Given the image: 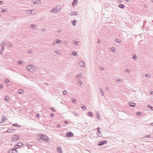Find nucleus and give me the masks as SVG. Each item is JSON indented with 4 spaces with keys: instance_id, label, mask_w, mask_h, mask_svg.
<instances>
[{
    "instance_id": "33",
    "label": "nucleus",
    "mask_w": 153,
    "mask_h": 153,
    "mask_svg": "<svg viewBox=\"0 0 153 153\" xmlns=\"http://www.w3.org/2000/svg\"><path fill=\"white\" fill-rule=\"evenodd\" d=\"M27 52L28 53H32L33 51L31 50H28L27 51Z\"/></svg>"
},
{
    "instance_id": "49",
    "label": "nucleus",
    "mask_w": 153,
    "mask_h": 153,
    "mask_svg": "<svg viewBox=\"0 0 153 153\" xmlns=\"http://www.w3.org/2000/svg\"><path fill=\"white\" fill-rule=\"evenodd\" d=\"M17 150L15 149H13V152H15V153H17Z\"/></svg>"
},
{
    "instance_id": "26",
    "label": "nucleus",
    "mask_w": 153,
    "mask_h": 153,
    "mask_svg": "<svg viewBox=\"0 0 153 153\" xmlns=\"http://www.w3.org/2000/svg\"><path fill=\"white\" fill-rule=\"evenodd\" d=\"M144 76L146 77H149L150 76V75L148 74H144Z\"/></svg>"
},
{
    "instance_id": "14",
    "label": "nucleus",
    "mask_w": 153,
    "mask_h": 153,
    "mask_svg": "<svg viewBox=\"0 0 153 153\" xmlns=\"http://www.w3.org/2000/svg\"><path fill=\"white\" fill-rule=\"evenodd\" d=\"M7 11V9H4L0 8V12H6Z\"/></svg>"
},
{
    "instance_id": "34",
    "label": "nucleus",
    "mask_w": 153,
    "mask_h": 153,
    "mask_svg": "<svg viewBox=\"0 0 153 153\" xmlns=\"http://www.w3.org/2000/svg\"><path fill=\"white\" fill-rule=\"evenodd\" d=\"M67 92L66 90H65L62 92V94H63L65 95L67 94Z\"/></svg>"
},
{
    "instance_id": "3",
    "label": "nucleus",
    "mask_w": 153,
    "mask_h": 153,
    "mask_svg": "<svg viewBox=\"0 0 153 153\" xmlns=\"http://www.w3.org/2000/svg\"><path fill=\"white\" fill-rule=\"evenodd\" d=\"M19 138V136L18 135L13 136L11 138V140L12 141L15 142L17 141Z\"/></svg>"
},
{
    "instance_id": "38",
    "label": "nucleus",
    "mask_w": 153,
    "mask_h": 153,
    "mask_svg": "<svg viewBox=\"0 0 153 153\" xmlns=\"http://www.w3.org/2000/svg\"><path fill=\"white\" fill-rule=\"evenodd\" d=\"M5 99L6 101H8L9 100V98L7 96H6L5 97Z\"/></svg>"
},
{
    "instance_id": "27",
    "label": "nucleus",
    "mask_w": 153,
    "mask_h": 153,
    "mask_svg": "<svg viewBox=\"0 0 153 153\" xmlns=\"http://www.w3.org/2000/svg\"><path fill=\"white\" fill-rule=\"evenodd\" d=\"M116 42L119 43H121V41L119 39H116Z\"/></svg>"
},
{
    "instance_id": "9",
    "label": "nucleus",
    "mask_w": 153,
    "mask_h": 153,
    "mask_svg": "<svg viewBox=\"0 0 153 153\" xmlns=\"http://www.w3.org/2000/svg\"><path fill=\"white\" fill-rule=\"evenodd\" d=\"M30 27L32 29H36L37 28V26L35 25L31 24L30 25Z\"/></svg>"
},
{
    "instance_id": "11",
    "label": "nucleus",
    "mask_w": 153,
    "mask_h": 153,
    "mask_svg": "<svg viewBox=\"0 0 153 153\" xmlns=\"http://www.w3.org/2000/svg\"><path fill=\"white\" fill-rule=\"evenodd\" d=\"M23 145V144L21 142H19L18 143V144L16 146V149H17L18 148V147H21Z\"/></svg>"
},
{
    "instance_id": "52",
    "label": "nucleus",
    "mask_w": 153,
    "mask_h": 153,
    "mask_svg": "<svg viewBox=\"0 0 153 153\" xmlns=\"http://www.w3.org/2000/svg\"><path fill=\"white\" fill-rule=\"evenodd\" d=\"M72 101L74 103H75V102H76V100L74 99Z\"/></svg>"
},
{
    "instance_id": "60",
    "label": "nucleus",
    "mask_w": 153,
    "mask_h": 153,
    "mask_svg": "<svg viewBox=\"0 0 153 153\" xmlns=\"http://www.w3.org/2000/svg\"><path fill=\"white\" fill-rule=\"evenodd\" d=\"M96 114H97V117H99L100 116H99V113H97V112L96 113Z\"/></svg>"
},
{
    "instance_id": "23",
    "label": "nucleus",
    "mask_w": 153,
    "mask_h": 153,
    "mask_svg": "<svg viewBox=\"0 0 153 153\" xmlns=\"http://www.w3.org/2000/svg\"><path fill=\"white\" fill-rule=\"evenodd\" d=\"M124 5L123 4H120L118 6L119 7L121 8H123Z\"/></svg>"
},
{
    "instance_id": "24",
    "label": "nucleus",
    "mask_w": 153,
    "mask_h": 153,
    "mask_svg": "<svg viewBox=\"0 0 153 153\" xmlns=\"http://www.w3.org/2000/svg\"><path fill=\"white\" fill-rule=\"evenodd\" d=\"M124 71H125V72H128V73H129L131 72V71L130 70L127 69H125L124 70Z\"/></svg>"
},
{
    "instance_id": "2",
    "label": "nucleus",
    "mask_w": 153,
    "mask_h": 153,
    "mask_svg": "<svg viewBox=\"0 0 153 153\" xmlns=\"http://www.w3.org/2000/svg\"><path fill=\"white\" fill-rule=\"evenodd\" d=\"M26 68L28 71L30 72L33 73L35 72L36 71L35 66L31 65H27Z\"/></svg>"
},
{
    "instance_id": "57",
    "label": "nucleus",
    "mask_w": 153,
    "mask_h": 153,
    "mask_svg": "<svg viewBox=\"0 0 153 153\" xmlns=\"http://www.w3.org/2000/svg\"><path fill=\"white\" fill-rule=\"evenodd\" d=\"M74 42H75L74 43V44H75V45H77V41H74Z\"/></svg>"
},
{
    "instance_id": "16",
    "label": "nucleus",
    "mask_w": 153,
    "mask_h": 153,
    "mask_svg": "<svg viewBox=\"0 0 153 153\" xmlns=\"http://www.w3.org/2000/svg\"><path fill=\"white\" fill-rule=\"evenodd\" d=\"M82 74H79V75H77L76 76V79L79 80V78H82Z\"/></svg>"
},
{
    "instance_id": "18",
    "label": "nucleus",
    "mask_w": 153,
    "mask_h": 153,
    "mask_svg": "<svg viewBox=\"0 0 153 153\" xmlns=\"http://www.w3.org/2000/svg\"><path fill=\"white\" fill-rule=\"evenodd\" d=\"M77 12H71L69 13V14L71 16H73L74 15H77Z\"/></svg>"
},
{
    "instance_id": "51",
    "label": "nucleus",
    "mask_w": 153,
    "mask_h": 153,
    "mask_svg": "<svg viewBox=\"0 0 153 153\" xmlns=\"http://www.w3.org/2000/svg\"><path fill=\"white\" fill-rule=\"evenodd\" d=\"M133 58L134 59H137L136 56V55H134L133 57Z\"/></svg>"
},
{
    "instance_id": "64",
    "label": "nucleus",
    "mask_w": 153,
    "mask_h": 153,
    "mask_svg": "<svg viewBox=\"0 0 153 153\" xmlns=\"http://www.w3.org/2000/svg\"><path fill=\"white\" fill-rule=\"evenodd\" d=\"M51 109H52V110H53V111H55V110L54 109H53V108H51Z\"/></svg>"
},
{
    "instance_id": "44",
    "label": "nucleus",
    "mask_w": 153,
    "mask_h": 153,
    "mask_svg": "<svg viewBox=\"0 0 153 153\" xmlns=\"http://www.w3.org/2000/svg\"><path fill=\"white\" fill-rule=\"evenodd\" d=\"M137 116H139L141 114V112H138L137 113Z\"/></svg>"
},
{
    "instance_id": "13",
    "label": "nucleus",
    "mask_w": 153,
    "mask_h": 153,
    "mask_svg": "<svg viewBox=\"0 0 153 153\" xmlns=\"http://www.w3.org/2000/svg\"><path fill=\"white\" fill-rule=\"evenodd\" d=\"M116 81L117 82L121 83L123 82V81L119 78H117L116 79Z\"/></svg>"
},
{
    "instance_id": "48",
    "label": "nucleus",
    "mask_w": 153,
    "mask_h": 153,
    "mask_svg": "<svg viewBox=\"0 0 153 153\" xmlns=\"http://www.w3.org/2000/svg\"><path fill=\"white\" fill-rule=\"evenodd\" d=\"M34 4H39V3H38V0H36V2H34Z\"/></svg>"
},
{
    "instance_id": "7",
    "label": "nucleus",
    "mask_w": 153,
    "mask_h": 153,
    "mask_svg": "<svg viewBox=\"0 0 153 153\" xmlns=\"http://www.w3.org/2000/svg\"><path fill=\"white\" fill-rule=\"evenodd\" d=\"M79 65L82 67H84L85 66V64L84 62L81 60L79 61Z\"/></svg>"
},
{
    "instance_id": "53",
    "label": "nucleus",
    "mask_w": 153,
    "mask_h": 153,
    "mask_svg": "<svg viewBox=\"0 0 153 153\" xmlns=\"http://www.w3.org/2000/svg\"><path fill=\"white\" fill-rule=\"evenodd\" d=\"M149 94H153V91H150L149 92Z\"/></svg>"
},
{
    "instance_id": "6",
    "label": "nucleus",
    "mask_w": 153,
    "mask_h": 153,
    "mask_svg": "<svg viewBox=\"0 0 153 153\" xmlns=\"http://www.w3.org/2000/svg\"><path fill=\"white\" fill-rule=\"evenodd\" d=\"M66 135L68 137H73L74 136L73 134L71 131L67 132L66 133Z\"/></svg>"
},
{
    "instance_id": "40",
    "label": "nucleus",
    "mask_w": 153,
    "mask_h": 153,
    "mask_svg": "<svg viewBox=\"0 0 153 153\" xmlns=\"http://www.w3.org/2000/svg\"><path fill=\"white\" fill-rule=\"evenodd\" d=\"M147 107H150V108L151 109H152V110L153 111V107L152 106H150L149 105H148V106H147Z\"/></svg>"
},
{
    "instance_id": "5",
    "label": "nucleus",
    "mask_w": 153,
    "mask_h": 153,
    "mask_svg": "<svg viewBox=\"0 0 153 153\" xmlns=\"http://www.w3.org/2000/svg\"><path fill=\"white\" fill-rule=\"evenodd\" d=\"M107 143V141L105 140H104L102 141L99 142L97 143V145L99 146H101L103 144H104Z\"/></svg>"
},
{
    "instance_id": "25",
    "label": "nucleus",
    "mask_w": 153,
    "mask_h": 153,
    "mask_svg": "<svg viewBox=\"0 0 153 153\" xmlns=\"http://www.w3.org/2000/svg\"><path fill=\"white\" fill-rule=\"evenodd\" d=\"M76 2H77V0H74L73 3H72V5L74 6L76 4V3H75Z\"/></svg>"
},
{
    "instance_id": "32",
    "label": "nucleus",
    "mask_w": 153,
    "mask_h": 153,
    "mask_svg": "<svg viewBox=\"0 0 153 153\" xmlns=\"http://www.w3.org/2000/svg\"><path fill=\"white\" fill-rule=\"evenodd\" d=\"M111 51L113 52H115V49L114 48L112 47L111 48Z\"/></svg>"
},
{
    "instance_id": "54",
    "label": "nucleus",
    "mask_w": 153,
    "mask_h": 153,
    "mask_svg": "<svg viewBox=\"0 0 153 153\" xmlns=\"http://www.w3.org/2000/svg\"><path fill=\"white\" fill-rule=\"evenodd\" d=\"M36 116L37 117H39V114H36Z\"/></svg>"
},
{
    "instance_id": "43",
    "label": "nucleus",
    "mask_w": 153,
    "mask_h": 153,
    "mask_svg": "<svg viewBox=\"0 0 153 153\" xmlns=\"http://www.w3.org/2000/svg\"><path fill=\"white\" fill-rule=\"evenodd\" d=\"M5 83H7L8 82H9V80H8V79H6L5 80Z\"/></svg>"
},
{
    "instance_id": "4",
    "label": "nucleus",
    "mask_w": 153,
    "mask_h": 153,
    "mask_svg": "<svg viewBox=\"0 0 153 153\" xmlns=\"http://www.w3.org/2000/svg\"><path fill=\"white\" fill-rule=\"evenodd\" d=\"M41 137L45 142H47L48 141V137L46 136L45 135H42Z\"/></svg>"
},
{
    "instance_id": "8",
    "label": "nucleus",
    "mask_w": 153,
    "mask_h": 153,
    "mask_svg": "<svg viewBox=\"0 0 153 153\" xmlns=\"http://www.w3.org/2000/svg\"><path fill=\"white\" fill-rule=\"evenodd\" d=\"M4 42H2L0 43V51L1 50V49L2 51L3 50V49L4 48H3V45H4Z\"/></svg>"
},
{
    "instance_id": "59",
    "label": "nucleus",
    "mask_w": 153,
    "mask_h": 153,
    "mask_svg": "<svg viewBox=\"0 0 153 153\" xmlns=\"http://www.w3.org/2000/svg\"><path fill=\"white\" fill-rule=\"evenodd\" d=\"M28 13H30V14H33V15H35V13H31V12Z\"/></svg>"
},
{
    "instance_id": "36",
    "label": "nucleus",
    "mask_w": 153,
    "mask_h": 153,
    "mask_svg": "<svg viewBox=\"0 0 153 153\" xmlns=\"http://www.w3.org/2000/svg\"><path fill=\"white\" fill-rule=\"evenodd\" d=\"M18 62L19 64H21L22 65H23L24 64L21 61H18Z\"/></svg>"
},
{
    "instance_id": "37",
    "label": "nucleus",
    "mask_w": 153,
    "mask_h": 153,
    "mask_svg": "<svg viewBox=\"0 0 153 153\" xmlns=\"http://www.w3.org/2000/svg\"><path fill=\"white\" fill-rule=\"evenodd\" d=\"M18 92L19 94H21L23 92V91L22 90L20 89L18 91Z\"/></svg>"
},
{
    "instance_id": "20",
    "label": "nucleus",
    "mask_w": 153,
    "mask_h": 153,
    "mask_svg": "<svg viewBox=\"0 0 153 153\" xmlns=\"http://www.w3.org/2000/svg\"><path fill=\"white\" fill-rule=\"evenodd\" d=\"M99 89L100 90V93L101 94V95L102 96H103L104 95V94L103 93L104 92L102 90L101 88H99Z\"/></svg>"
},
{
    "instance_id": "61",
    "label": "nucleus",
    "mask_w": 153,
    "mask_h": 153,
    "mask_svg": "<svg viewBox=\"0 0 153 153\" xmlns=\"http://www.w3.org/2000/svg\"><path fill=\"white\" fill-rule=\"evenodd\" d=\"M109 89L108 88V87H106V90H107V91H108V90H109Z\"/></svg>"
},
{
    "instance_id": "62",
    "label": "nucleus",
    "mask_w": 153,
    "mask_h": 153,
    "mask_svg": "<svg viewBox=\"0 0 153 153\" xmlns=\"http://www.w3.org/2000/svg\"><path fill=\"white\" fill-rule=\"evenodd\" d=\"M54 115V114H51V117H53Z\"/></svg>"
},
{
    "instance_id": "17",
    "label": "nucleus",
    "mask_w": 153,
    "mask_h": 153,
    "mask_svg": "<svg viewBox=\"0 0 153 153\" xmlns=\"http://www.w3.org/2000/svg\"><path fill=\"white\" fill-rule=\"evenodd\" d=\"M100 128H98L97 129V135H99L100 134H101V132L100 130Z\"/></svg>"
},
{
    "instance_id": "31",
    "label": "nucleus",
    "mask_w": 153,
    "mask_h": 153,
    "mask_svg": "<svg viewBox=\"0 0 153 153\" xmlns=\"http://www.w3.org/2000/svg\"><path fill=\"white\" fill-rule=\"evenodd\" d=\"M13 126H16L17 127H21V126L19 124H16L15 123H14V124H13Z\"/></svg>"
},
{
    "instance_id": "22",
    "label": "nucleus",
    "mask_w": 153,
    "mask_h": 153,
    "mask_svg": "<svg viewBox=\"0 0 153 153\" xmlns=\"http://www.w3.org/2000/svg\"><path fill=\"white\" fill-rule=\"evenodd\" d=\"M2 122H4L7 120V118L4 116L2 117Z\"/></svg>"
},
{
    "instance_id": "58",
    "label": "nucleus",
    "mask_w": 153,
    "mask_h": 153,
    "mask_svg": "<svg viewBox=\"0 0 153 153\" xmlns=\"http://www.w3.org/2000/svg\"><path fill=\"white\" fill-rule=\"evenodd\" d=\"M65 124H68V122L66 121H65Z\"/></svg>"
},
{
    "instance_id": "46",
    "label": "nucleus",
    "mask_w": 153,
    "mask_h": 153,
    "mask_svg": "<svg viewBox=\"0 0 153 153\" xmlns=\"http://www.w3.org/2000/svg\"><path fill=\"white\" fill-rule=\"evenodd\" d=\"M41 31H42V32H45L46 30L44 28H42L41 29Z\"/></svg>"
},
{
    "instance_id": "55",
    "label": "nucleus",
    "mask_w": 153,
    "mask_h": 153,
    "mask_svg": "<svg viewBox=\"0 0 153 153\" xmlns=\"http://www.w3.org/2000/svg\"><path fill=\"white\" fill-rule=\"evenodd\" d=\"M55 44H56V42H53L52 43V45H55Z\"/></svg>"
},
{
    "instance_id": "35",
    "label": "nucleus",
    "mask_w": 153,
    "mask_h": 153,
    "mask_svg": "<svg viewBox=\"0 0 153 153\" xmlns=\"http://www.w3.org/2000/svg\"><path fill=\"white\" fill-rule=\"evenodd\" d=\"M81 107L82 108L83 110L85 111L86 110V107L85 106H81Z\"/></svg>"
},
{
    "instance_id": "19",
    "label": "nucleus",
    "mask_w": 153,
    "mask_h": 153,
    "mask_svg": "<svg viewBox=\"0 0 153 153\" xmlns=\"http://www.w3.org/2000/svg\"><path fill=\"white\" fill-rule=\"evenodd\" d=\"M57 151L59 153H62V149L60 147H57Z\"/></svg>"
},
{
    "instance_id": "56",
    "label": "nucleus",
    "mask_w": 153,
    "mask_h": 153,
    "mask_svg": "<svg viewBox=\"0 0 153 153\" xmlns=\"http://www.w3.org/2000/svg\"><path fill=\"white\" fill-rule=\"evenodd\" d=\"M60 126H61V125L59 124H58L57 126V128H60Z\"/></svg>"
},
{
    "instance_id": "50",
    "label": "nucleus",
    "mask_w": 153,
    "mask_h": 153,
    "mask_svg": "<svg viewBox=\"0 0 153 153\" xmlns=\"http://www.w3.org/2000/svg\"><path fill=\"white\" fill-rule=\"evenodd\" d=\"M33 10H26L27 11L29 12L30 11L31 12H32Z\"/></svg>"
},
{
    "instance_id": "47",
    "label": "nucleus",
    "mask_w": 153,
    "mask_h": 153,
    "mask_svg": "<svg viewBox=\"0 0 153 153\" xmlns=\"http://www.w3.org/2000/svg\"><path fill=\"white\" fill-rule=\"evenodd\" d=\"M73 113L75 115H76V116H77L78 115V113L75 111L73 112Z\"/></svg>"
},
{
    "instance_id": "12",
    "label": "nucleus",
    "mask_w": 153,
    "mask_h": 153,
    "mask_svg": "<svg viewBox=\"0 0 153 153\" xmlns=\"http://www.w3.org/2000/svg\"><path fill=\"white\" fill-rule=\"evenodd\" d=\"M55 53L58 55H61L62 54L61 51L59 50H56L54 51Z\"/></svg>"
},
{
    "instance_id": "42",
    "label": "nucleus",
    "mask_w": 153,
    "mask_h": 153,
    "mask_svg": "<svg viewBox=\"0 0 153 153\" xmlns=\"http://www.w3.org/2000/svg\"><path fill=\"white\" fill-rule=\"evenodd\" d=\"M7 46H10L11 47V46H12V45L10 43H7Z\"/></svg>"
},
{
    "instance_id": "28",
    "label": "nucleus",
    "mask_w": 153,
    "mask_h": 153,
    "mask_svg": "<svg viewBox=\"0 0 153 153\" xmlns=\"http://www.w3.org/2000/svg\"><path fill=\"white\" fill-rule=\"evenodd\" d=\"M61 42V40L58 39L56 41V44H61L60 42Z\"/></svg>"
},
{
    "instance_id": "45",
    "label": "nucleus",
    "mask_w": 153,
    "mask_h": 153,
    "mask_svg": "<svg viewBox=\"0 0 153 153\" xmlns=\"http://www.w3.org/2000/svg\"><path fill=\"white\" fill-rule=\"evenodd\" d=\"M88 115L89 116H91V115H92V114L91 112H89L88 113Z\"/></svg>"
},
{
    "instance_id": "29",
    "label": "nucleus",
    "mask_w": 153,
    "mask_h": 153,
    "mask_svg": "<svg viewBox=\"0 0 153 153\" xmlns=\"http://www.w3.org/2000/svg\"><path fill=\"white\" fill-rule=\"evenodd\" d=\"M13 152V149H12L9 150V153H15V152Z\"/></svg>"
},
{
    "instance_id": "1",
    "label": "nucleus",
    "mask_w": 153,
    "mask_h": 153,
    "mask_svg": "<svg viewBox=\"0 0 153 153\" xmlns=\"http://www.w3.org/2000/svg\"><path fill=\"white\" fill-rule=\"evenodd\" d=\"M61 9V6L59 4L57 5L53 9L50 10L51 13H57L59 12Z\"/></svg>"
},
{
    "instance_id": "10",
    "label": "nucleus",
    "mask_w": 153,
    "mask_h": 153,
    "mask_svg": "<svg viewBox=\"0 0 153 153\" xmlns=\"http://www.w3.org/2000/svg\"><path fill=\"white\" fill-rule=\"evenodd\" d=\"M15 131V129L14 128H12V129H10L9 128L8 129L7 131V132H8V133H10L11 132H13Z\"/></svg>"
},
{
    "instance_id": "30",
    "label": "nucleus",
    "mask_w": 153,
    "mask_h": 153,
    "mask_svg": "<svg viewBox=\"0 0 153 153\" xmlns=\"http://www.w3.org/2000/svg\"><path fill=\"white\" fill-rule=\"evenodd\" d=\"M77 82L80 85H81L82 84V81L80 80H79V79L77 80Z\"/></svg>"
},
{
    "instance_id": "39",
    "label": "nucleus",
    "mask_w": 153,
    "mask_h": 153,
    "mask_svg": "<svg viewBox=\"0 0 153 153\" xmlns=\"http://www.w3.org/2000/svg\"><path fill=\"white\" fill-rule=\"evenodd\" d=\"M151 137V135L149 134V135H146L145 137H143V138H144V137Z\"/></svg>"
},
{
    "instance_id": "41",
    "label": "nucleus",
    "mask_w": 153,
    "mask_h": 153,
    "mask_svg": "<svg viewBox=\"0 0 153 153\" xmlns=\"http://www.w3.org/2000/svg\"><path fill=\"white\" fill-rule=\"evenodd\" d=\"M72 24L74 26H75L76 25V21L75 20H74Z\"/></svg>"
},
{
    "instance_id": "63",
    "label": "nucleus",
    "mask_w": 153,
    "mask_h": 153,
    "mask_svg": "<svg viewBox=\"0 0 153 153\" xmlns=\"http://www.w3.org/2000/svg\"><path fill=\"white\" fill-rule=\"evenodd\" d=\"M100 41L99 40H98V43L99 44L100 43Z\"/></svg>"
},
{
    "instance_id": "21",
    "label": "nucleus",
    "mask_w": 153,
    "mask_h": 153,
    "mask_svg": "<svg viewBox=\"0 0 153 153\" xmlns=\"http://www.w3.org/2000/svg\"><path fill=\"white\" fill-rule=\"evenodd\" d=\"M129 105L130 106L134 107H135V104L131 102L129 103Z\"/></svg>"
},
{
    "instance_id": "15",
    "label": "nucleus",
    "mask_w": 153,
    "mask_h": 153,
    "mask_svg": "<svg viewBox=\"0 0 153 153\" xmlns=\"http://www.w3.org/2000/svg\"><path fill=\"white\" fill-rule=\"evenodd\" d=\"M72 54L74 56H78V54L77 53V52H76V51H73L72 52Z\"/></svg>"
}]
</instances>
